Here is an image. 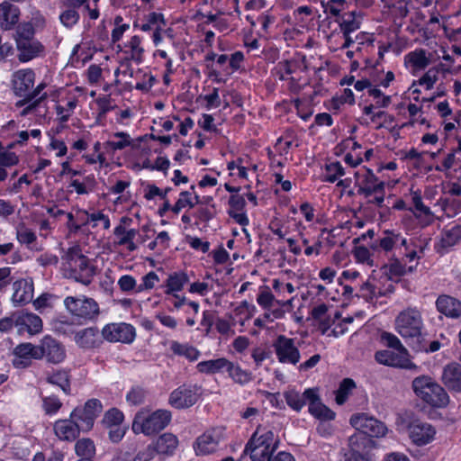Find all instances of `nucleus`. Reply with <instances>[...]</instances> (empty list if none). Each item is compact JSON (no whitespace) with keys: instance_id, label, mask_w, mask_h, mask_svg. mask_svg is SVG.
Segmentation results:
<instances>
[{"instance_id":"ddd939ff","label":"nucleus","mask_w":461,"mask_h":461,"mask_svg":"<svg viewBox=\"0 0 461 461\" xmlns=\"http://www.w3.org/2000/svg\"><path fill=\"white\" fill-rule=\"evenodd\" d=\"M39 360L45 359L48 363L58 365L66 358L65 346L50 335H45L38 344Z\"/></svg>"},{"instance_id":"de8ad7c7","label":"nucleus","mask_w":461,"mask_h":461,"mask_svg":"<svg viewBox=\"0 0 461 461\" xmlns=\"http://www.w3.org/2000/svg\"><path fill=\"white\" fill-rule=\"evenodd\" d=\"M356 387L355 382L351 378H345L339 384L338 390L336 391V402L339 405L344 404L351 391Z\"/></svg>"},{"instance_id":"4c0bfd02","label":"nucleus","mask_w":461,"mask_h":461,"mask_svg":"<svg viewBox=\"0 0 461 461\" xmlns=\"http://www.w3.org/2000/svg\"><path fill=\"white\" fill-rule=\"evenodd\" d=\"M127 221H131V219L128 217H122L121 219V223L114 228L113 234L117 238L115 242L116 245L126 246L127 249L132 252L135 251L138 247L135 242L131 240L127 229L123 225V223H126Z\"/></svg>"},{"instance_id":"2eb2a0df","label":"nucleus","mask_w":461,"mask_h":461,"mask_svg":"<svg viewBox=\"0 0 461 461\" xmlns=\"http://www.w3.org/2000/svg\"><path fill=\"white\" fill-rule=\"evenodd\" d=\"M102 337L109 342L131 343L135 337V328L128 323H109L102 330Z\"/></svg>"},{"instance_id":"423d86ee","label":"nucleus","mask_w":461,"mask_h":461,"mask_svg":"<svg viewBox=\"0 0 461 461\" xmlns=\"http://www.w3.org/2000/svg\"><path fill=\"white\" fill-rule=\"evenodd\" d=\"M172 414L167 410H157L149 415L138 412L132 422V431L151 436L164 429L171 421Z\"/></svg>"},{"instance_id":"ea45409f","label":"nucleus","mask_w":461,"mask_h":461,"mask_svg":"<svg viewBox=\"0 0 461 461\" xmlns=\"http://www.w3.org/2000/svg\"><path fill=\"white\" fill-rule=\"evenodd\" d=\"M229 376L237 384H246L252 380V374L249 371L242 369L239 365L228 361L226 370Z\"/></svg>"},{"instance_id":"bf43d9fd","label":"nucleus","mask_w":461,"mask_h":461,"mask_svg":"<svg viewBox=\"0 0 461 461\" xmlns=\"http://www.w3.org/2000/svg\"><path fill=\"white\" fill-rule=\"evenodd\" d=\"M80 15L76 8L68 7L59 15L61 23L67 28H72L79 21Z\"/></svg>"},{"instance_id":"2f4dec72","label":"nucleus","mask_w":461,"mask_h":461,"mask_svg":"<svg viewBox=\"0 0 461 461\" xmlns=\"http://www.w3.org/2000/svg\"><path fill=\"white\" fill-rule=\"evenodd\" d=\"M361 20L360 13L351 11L342 14L336 19V22L339 23L341 32L352 33L360 28Z\"/></svg>"},{"instance_id":"f3484780","label":"nucleus","mask_w":461,"mask_h":461,"mask_svg":"<svg viewBox=\"0 0 461 461\" xmlns=\"http://www.w3.org/2000/svg\"><path fill=\"white\" fill-rule=\"evenodd\" d=\"M12 364L15 368H28L32 364V359L39 360L38 345L31 342L18 344L13 350Z\"/></svg>"},{"instance_id":"0eeeda50","label":"nucleus","mask_w":461,"mask_h":461,"mask_svg":"<svg viewBox=\"0 0 461 461\" xmlns=\"http://www.w3.org/2000/svg\"><path fill=\"white\" fill-rule=\"evenodd\" d=\"M427 335L420 311L416 308H409L405 311V345L411 350L425 348Z\"/></svg>"},{"instance_id":"72a5a7b5","label":"nucleus","mask_w":461,"mask_h":461,"mask_svg":"<svg viewBox=\"0 0 461 461\" xmlns=\"http://www.w3.org/2000/svg\"><path fill=\"white\" fill-rule=\"evenodd\" d=\"M189 282V277L183 271L170 274L164 285L165 294L167 295L177 294L182 291L184 286Z\"/></svg>"},{"instance_id":"3c124183","label":"nucleus","mask_w":461,"mask_h":461,"mask_svg":"<svg viewBox=\"0 0 461 461\" xmlns=\"http://www.w3.org/2000/svg\"><path fill=\"white\" fill-rule=\"evenodd\" d=\"M275 295L270 291L268 286L261 287L259 294L257 297V303L259 306L267 311H270L275 304Z\"/></svg>"},{"instance_id":"e433bc0d","label":"nucleus","mask_w":461,"mask_h":461,"mask_svg":"<svg viewBox=\"0 0 461 461\" xmlns=\"http://www.w3.org/2000/svg\"><path fill=\"white\" fill-rule=\"evenodd\" d=\"M169 349L175 356L185 357L189 361H195L199 358L200 351L188 343H180L176 340H172L169 343Z\"/></svg>"},{"instance_id":"680f3d73","label":"nucleus","mask_w":461,"mask_h":461,"mask_svg":"<svg viewBox=\"0 0 461 461\" xmlns=\"http://www.w3.org/2000/svg\"><path fill=\"white\" fill-rule=\"evenodd\" d=\"M165 26L166 21L164 15L160 13L152 12L147 15V22L140 25V30L143 32H149L153 26Z\"/></svg>"},{"instance_id":"473e14b6","label":"nucleus","mask_w":461,"mask_h":461,"mask_svg":"<svg viewBox=\"0 0 461 461\" xmlns=\"http://www.w3.org/2000/svg\"><path fill=\"white\" fill-rule=\"evenodd\" d=\"M157 454L171 456L178 446L176 436L172 433L160 435L153 443Z\"/></svg>"},{"instance_id":"cd10ccee","label":"nucleus","mask_w":461,"mask_h":461,"mask_svg":"<svg viewBox=\"0 0 461 461\" xmlns=\"http://www.w3.org/2000/svg\"><path fill=\"white\" fill-rule=\"evenodd\" d=\"M20 9L17 5L4 1L0 4V27L4 30H11L18 23Z\"/></svg>"},{"instance_id":"69168bd1","label":"nucleus","mask_w":461,"mask_h":461,"mask_svg":"<svg viewBox=\"0 0 461 461\" xmlns=\"http://www.w3.org/2000/svg\"><path fill=\"white\" fill-rule=\"evenodd\" d=\"M367 94L369 96L373 97L374 101L375 102V105L377 107H386L389 105L391 102V96L384 95L379 88L376 86H372L367 90Z\"/></svg>"},{"instance_id":"09e8293b","label":"nucleus","mask_w":461,"mask_h":461,"mask_svg":"<svg viewBox=\"0 0 461 461\" xmlns=\"http://www.w3.org/2000/svg\"><path fill=\"white\" fill-rule=\"evenodd\" d=\"M126 47L131 50V59L140 64L143 61L144 49L141 46V38L134 35L131 38Z\"/></svg>"},{"instance_id":"dca6fc26","label":"nucleus","mask_w":461,"mask_h":461,"mask_svg":"<svg viewBox=\"0 0 461 461\" xmlns=\"http://www.w3.org/2000/svg\"><path fill=\"white\" fill-rule=\"evenodd\" d=\"M16 331L20 336L28 334L34 336L42 331L43 322L41 318L31 312L22 310L16 312Z\"/></svg>"},{"instance_id":"7c9ffc66","label":"nucleus","mask_w":461,"mask_h":461,"mask_svg":"<svg viewBox=\"0 0 461 461\" xmlns=\"http://www.w3.org/2000/svg\"><path fill=\"white\" fill-rule=\"evenodd\" d=\"M444 384L456 392H461V365L451 363L444 367L442 374Z\"/></svg>"},{"instance_id":"f704fd0d","label":"nucleus","mask_w":461,"mask_h":461,"mask_svg":"<svg viewBox=\"0 0 461 461\" xmlns=\"http://www.w3.org/2000/svg\"><path fill=\"white\" fill-rule=\"evenodd\" d=\"M402 257H393L387 258V263L384 266V273L389 280L401 283L403 278V265L402 264Z\"/></svg>"},{"instance_id":"603ef678","label":"nucleus","mask_w":461,"mask_h":461,"mask_svg":"<svg viewBox=\"0 0 461 461\" xmlns=\"http://www.w3.org/2000/svg\"><path fill=\"white\" fill-rule=\"evenodd\" d=\"M384 294L380 290L376 291L375 285L370 280H366L361 285L357 296L366 299L367 302H372L375 298Z\"/></svg>"},{"instance_id":"052dcab7","label":"nucleus","mask_w":461,"mask_h":461,"mask_svg":"<svg viewBox=\"0 0 461 461\" xmlns=\"http://www.w3.org/2000/svg\"><path fill=\"white\" fill-rule=\"evenodd\" d=\"M62 407V402L56 395L42 398V408L47 415L56 414Z\"/></svg>"},{"instance_id":"39448f33","label":"nucleus","mask_w":461,"mask_h":461,"mask_svg":"<svg viewBox=\"0 0 461 461\" xmlns=\"http://www.w3.org/2000/svg\"><path fill=\"white\" fill-rule=\"evenodd\" d=\"M357 194L369 198V203L381 206L384 200V183L380 181L372 170L363 167L355 172Z\"/></svg>"},{"instance_id":"4d7b16f0","label":"nucleus","mask_w":461,"mask_h":461,"mask_svg":"<svg viewBox=\"0 0 461 461\" xmlns=\"http://www.w3.org/2000/svg\"><path fill=\"white\" fill-rule=\"evenodd\" d=\"M443 210L445 214L448 217H455L461 212V198L460 197H447L443 202Z\"/></svg>"},{"instance_id":"c9c22d12","label":"nucleus","mask_w":461,"mask_h":461,"mask_svg":"<svg viewBox=\"0 0 461 461\" xmlns=\"http://www.w3.org/2000/svg\"><path fill=\"white\" fill-rule=\"evenodd\" d=\"M46 382L60 387L67 395L71 394L69 373L68 370L58 369L51 373H47Z\"/></svg>"},{"instance_id":"5701e85b","label":"nucleus","mask_w":461,"mask_h":461,"mask_svg":"<svg viewBox=\"0 0 461 461\" xmlns=\"http://www.w3.org/2000/svg\"><path fill=\"white\" fill-rule=\"evenodd\" d=\"M103 146L107 152L115 153L135 148V142L128 132L116 131L110 134V139L104 142Z\"/></svg>"},{"instance_id":"4be33fe9","label":"nucleus","mask_w":461,"mask_h":461,"mask_svg":"<svg viewBox=\"0 0 461 461\" xmlns=\"http://www.w3.org/2000/svg\"><path fill=\"white\" fill-rule=\"evenodd\" d=\"M435 304L437 311L447 318L461 317V301L453 296L441 294L437 298Z\"/></svg>"},{"instance_id":"f8f14e48","label":"nucleus","mask_w":461,"mask_h":461,"mask_svg":"<svg viewBox=\"0 0 461 461\" xmlns=\"http://www.w3.org/2000/svg\"><path fill=\"white\" fill-rule=\"evenodd\" d=\"M272 347L279 363L295 366L300 362L301 354L294 339L278 335Z\"/></svg>"},{"instance_id":"393cba45","label":"nucleus","mask_w":461,"mask_h":461,"mask_svg":"<svg viewBox=\"0 0 461 461\" xmlns=\"http://www.w3.org/2000/svg\"><path fill=\"white\" fill-rule=\"evenodd\" d=\"M221 437L220 434L214 430H207L203 435L196 438L194 446L197 455H207L214 452L219 445Z\"/></svg>"},{"instance_id":"13d9d810","label":"nucleus","mask_w":461,"mask_h":461,"mask_svg":"<svg viewBox=\"0 0 461 461\" xmlns=\"http://www.w3.org/2000/svg\"><path fill=\"white\" fill-rule=\"evenodd\" d=\"M191 191H183L179 194L178 200L172 207V212L175 214H178L182 209L185 207L193 208L194 207V203L193 202V198Z\"/></svg>"},{"instance_id":"8fccbe9b","label":"nucleus","mask_w":461,"mask_h":461,"mask_svg":"<svg viewBox=\"0 0 461 461\" xmlns=\"http://www.w3.org/2000/svg\"><path fill=\"white\" fill-rule=\"evenodd\" d=\"M305 396L309 402V412L316 418L325 405L321 402L319 395L312 388L305 390Z\"/></svg>"},{"instance_id":"37998d69","label":"nucleus","mask_w":461,"mask_h":461,"mask_svg":"<svg viewBox=\"0 0 461 461\" xmlns=\"http://www.w3.org/2000/svg\"><path fill=\"white\" fill-rule=\"evenodd\" d=\"M408 62L413 71H420L428 67L429 59L426 50L419 49L408 54Z\"/></svg>"},{"instance_id":"c03bdc74","label":"nucleus","mask_w":461,"mask_h":461,"mask_svg":"<svg viewBox=\"0 0 461 461\" xmlns=\"http://www.w3.org/2000/svg\"><path fill=\"white\" fill-rule=\"evenodd\" d=\"M75 452L81 458H93L95 455V446L91 438L78 439L75 444Z\"/></svg>"},{"instance_id":"9b49d317","label":"nucleus","mask_w":461,"mask_h":461,"mask_svg":"<svg viewBox=\"0 0 461 461\" xmlns=\"http://www.w3.org/2000/svg\"><path fill=\"white\" fill-rule=\"evenodd\" d=\"M103 411V404L100 400L92 398L87 400L83 406H77L71 411V418L80 422L83 432L90 431L96 418Z\"/></svg>"},{"instance_id":"774afa93","label":"nucleus","mask_w":461,"mask_h":461,"mask_svg":"<svg viewBox=\"0 0 461 461\" xmlns=\"http://www.w3.org/2000/svg\"><path fill=\"white\" fill-rule=\"evenodd\" d=\"M141 280V284H140L136 288V293H140L144 290L152 289L155 286V285L159 281V278L155 272L150 271L147 275L143 276Z\"/></svg>"},{"instance_id":"a878e982","label":"nucleus","mask_w":461,"mask_h":461,"mask_svg":"<svg viewBox=\"0 0 461 461\" xmlns=\"http://www.w3.org/2000/svg\"><path fill=\"white\" fill-rule=\"evenodd\" d=\"M413 208L411 212L419 220V223L422 226L430 222L432 215L429 207L425 206L421 202V190L413 186L410 189Z\"/></svg>"},{"instance_id":"a19ab883","label":"nucleus","mask_w":461,"mask_h":461,"mask_svg":"<svg viewBox=\"0 0 461 461\" xmlns=\"http://www.w3.org/2000/svg\"><path fill=\"white\" fill-rule=\"evenodd\" d=\"M284 397L287 405L295 411H300L308 401V398L305 396V391L300 393L294 389L285 391Z\"/></svg>"},{"instance_id":"7ed1b4c3","label":"nucleus","mask_w":461,"mask_h":461,"mask_svg":"<svg viewBox=\"0 0 461 461\" xmlns=\"http://www.w3.org/2000/svg\"><path fill=\"white\" fill-rule=\"evenodd\" d=\"M412 389L420 399L433 408H445L449 403L447 393L429 376L416 377Z\"/></svg>"},{"instance_id":"49530a36","label":"nucleus","mask_w":461,"mask_h":461,"mask_svg":"<svg viewBox=\"0 0 461 461\" xmlns=\"http://www.w3.org/2000/svg\"><path fill=\"white\" fill-rule=\"evenodd\" d=\"M16 239L22 245H25L28 249H32V244L36 242L37 236L32 230L22 224L16 229Z\"/></svg>"},{"instance_id":"20e7f679","label":"nucleus","mask_w":461,"mask_h":461,"mask_svg":"<svg viewBox=\"0 0 461 461\" xmlns=\"http://www.w3.org/2000/svg\"><path fill=\"white\" fill-rule=\"evenodd\" d=\"M379 343L385 349L375 353V360L384 366L403 367V345L398 337L388 331H382Z\"/></svg>"},{"instance_id":"b1692460","label":"nucleus","mask_w":461,"mask_h":461,"mask_svg":"<svg viewBox=\"0 0 461 461\" xmlns=\"http://www.w3.org/2000/svg\"><path fill=\"white\" fill-rule=\"evenodd\" d=\"M408 112L410 119L405 122V133L414 134L417 132H424L429 124L425 117L422 116L420 108L416 104H409Z\"/></svg>"},{"instance_id":"0e129e2a","label":"nucleus","mask_w":461,"mask_h":461,"mask_svg":"<svg viewBox=\"0 0 461 461\" xmlns=\"http://www.w3.org/2000/svg\"><path fill=\"white\" fill-rule=\"evenodd\" d=\"M34 36V28L32 23H24L19 24L16 29V43L23 41L32 40Z\"/></svg>"},{"instance_id":"4468645a","label":"nucleus","mask_w":461,"mask_h":461,"mask_svg":"<svg viewBox=\"0 0 461 461\" xmlns=\"http://www.w3.org/2000/svg\"><path fill=\"white\" fill-rule=\"evenodd\" d=\"M349 421L357 430H362L370 438L384 437L388 432L384 422L364 412L352 415Z\"/></svg>"},{"instance_id":"6ab92c4d","label":"nucleus","mask_w":461,"mask_h":461,"mask_svg":"<svg viewBox=\"0 0 461 461\" xmlns=\"http://www.w3.org/2000/svg\"><path fill=\"white\" fill-rule=\"evenodd\" d=\"M435 429L427 422L416 420L409 426V437L417 446H425L435 438Z\"/></svg>"},{"instance_id":"a211bd4d","label":"nucleus","mask_w":461,"mask_h":461,"mask_svg":"<svg viewBox=\"0 0 461 461\" xmlns=\"http://www.w3.org/2000/svg\"><path fill=\"white\" fill-rule=\"evenodd\" d=\"M55 436L61 441L72 442L76 440L82 431V427L75 418L59 419L53 424Z\"/></svg>"},{"instance_id":"58836bf2","label":"nucleus","mask_w":461,"mask_h":461,"mask_svg":"<svg viewBox=\"0 0 461 461\" xmlns=\"http://www.w3.org/2000/svg\"><path fill=\"white\" fill-rule=\"evenodd\" d=\"M228 361L225 357L201 361L196 365V369L202 374L214 375L225 371Z\"/></svg>"},{"instance_id":"79ce46f5","label":"nucleus","mask_w":461,"mask_h":461,"mask_svg":"<svg viewBox=\"0 0 461 461\" xmlns=\"http://www.w3.org/2000/svg\"><path fill=\"white\" fill-rule=\"evenodd\" d=\"M19 163V157L15 152H4L0 154V184L5 182L8 176L7 168L16 166Z\"/></svg>"},{"instance_id":"9d476101","label":"nucleus","mask_w":461,"mask_h":461,"mask_svg":"<svg viewBox=\"0 0 461 461\" xmlns=\"http://www.w3.org/2000/svg\"><path fill=\"white\" fill-rule=\"evenodd\" d=\"M403 238L400 231L393 230H385L383 235L375 240L371 248L376 251H383L385 258L402 257L403 252Z\"/></svg>"},{"instance_id":"aec40b11","label":"nucleus","mask_w":461,"mask_h":461,"mask_svg":"<svg viewBox=\"0 0 461 461\" xmlns=\"http://www.w3.org/2000/svg\"><path fill=\"white\" fill-rule=\"evenodd\" d=\"M12 303L14 306L24 305L32 301L34 285L32 278H22L13 284Z\"/></svg>"},{"instance_id":"e2e57ef3","label":"nucleus","mask_w":461,"mask_h":461,"mask_svg":"<svg viewBox=\"0 0 461 461\" xmlns=\"http://www.w3.org/2000/svg\"><path fill=\"white\" fill-rule=\"evenodd\" d=\"M98 108V117H104L107 113L113 111L116 105L113 104V100L110 95L99 96L95 100Z\"/></svg>"},{"instance_id":"6e6d98bb","label":"nucleus","mask_w":461,"mask_h":461,"mask_svg":"<svg viewBox=\"0 0 461 461\" xmlns=\"http://www.w3.org/2000/svg\"><path fill=\"white\" fill-rule=\"evenodd\" d=\"M124 419L123 413L117 408L108 410L102 420V423L106 427L119 426Z\"/></svg>"},{"instance_id":"338daca9","label":"nucleus","mask_w":461,"mask_h":461,"mask_svg":"<svg viewBox=\"0 0 461 461\" xmlns=\"http://www.w3.org/2000/svg\"><path fill=\"white\" fill-rule=\"evenodd\" d=\"M77 106V101L71 100L68 101L67 106L56 105V113L58 115V119L61 123L67 122L71 116L73 110Z\"/></svg>"},{"instance_id":"6e6552de","label":"nucleus","mask_w":461,"mask_h":461,"mask_svg":"<svg viewBox=\"0 0 461 461\" xmlns=\"http://www.w3.org/2000/svg\"><path fill=\"white\" fill-rule=\"evenodd\" d=\"M64 304L74 317L84 321L96 319L100 312L98 303L93 298L86 296H68Z\"/></svg>"},{"instance_id":"c85d7f7f","label":"nucleus","mask_w":461,"mask_h":461,"mask_svg":"<svg viewBox=\"0 0 461 461\" xmlns=\"http://www.w3.org/2000/svg\"><path fill=\"white\" fill-rule=\"evenodd\" d=\"M16 45L19 51L18 59L22 62H28L37 58L44 50L43 45L34 39L18 41Z\"/></svg>"},{"instance_id":"c756f323","label":"nucleus","mask_w":461,"mask_h":461,"mask_svg":"<svg viewBox=\"0 0 461 461\" xmlns=\"http://www.w3.org/2000/svg\"><path fill=\"white\" fill-rule=\"evenodd\" d=\"M375 446V441L362 430H357L348 438V447L351 455L362 456V453Z\"/></svg>"},{"instance_id":"412c9836","label":"nucleus","mask_w":461,"mask_h":461,"mask_svg":"<svg viewBox=\"0 0 461 461\" xmlns=\"http://www.w3.org/2000/svg\"><path fill=\"white\" fill-rule=\"evenodd\" d=\"M35 73L33 70L21 69L13 76V88L17 96L27 99V96L34 85Z\"/></svg>"},{"instance_id":"a18cd8bd","label":"nucleus","mask_w":461,"mask_h":461,"mask_svg":"<svg viewBox=\"0 0 461 461\" xmlns=\"http://www.w3.org/2000/svg\"><path fill=\"white\" fill-rule=\"evenodd\" d=\"M461 240V226L456 225L442 232L440 244L442 248H450Z\"/></svg>"},{"instance_id":"f03ea898","label":"nucleus","mask_w":461,"mask_h":461,"mask_svg":"<svg viewBox=\"0 0 461 461\" xmlns=\"http://www.w3.org/2000/svg\"><path fill=\"white\" fill-rule=\"evenodd\" d=\"M278 447V440L272 430L258 426L254 431L244 449L251 461H266Z\"/></svg>"},{"instance_id":"bb28decb","label":"nucleus","mask_w":461,"mask_h":461,"mask_svg":"<svg viewBox=\"0 0 461 461\" xmlns=\"http://www.w3.org/2000/svg\"><path fill=\"white\" fill-rule=\"evenodd\" d=\"M74 339L78 347L86 349L97 348L102 343L99 330L96 327H88L77 331Z\"/></svg>"},{"instance_id":"5fc2aeb1","label":"nucleus","mask_w":461,"mask_h":461,"mask_svg":"<svg viewBox=\"0 0 461 461\" xmlns=\"http://www.w3.org/2000/svg\"><path fill=\"white\" fill-rule=\"evenodd\" d=\"M325 171L324 180L329 183H334L339 177L345 175L344 167L339 162L326 165Z\"/></svg>"},{"instance_id":"f257e3e1","label":"nucleus","mask_w":461,"mask_h":461,"mask_svg":"<svg viewBox=\"0 0 461 461\" xmlns=\"http://www.w3.org/2000/svg\"><path fill=\"white\" fill-rule=\"evenodd\" d=\"M61 269L66 277L84 285H89L96 274V267L82 252L79 245H73L61 256Z\"/></svg>"},{"instance_id":"864d4df0","label":"nucleus","mask_w":461,"mask_h":461,"mask_svg":"<svg viewBox=\"0 0 461 461\" xmlns=\"http://www.w3.org/2000/svg\"><path fill=\"white\" fill-rule=\"evenodd\" d=\"M439 74L440 71L438 68H431L419 78L418 85L426 90H429L438 80Z\"/></svg>"},{"instance_id":"1a4fd4ad","label":"nucleus","mask_w":461,"mask_h":461,"mask_svg":"<svg viewBox=\"0 0 461 461\" xmlns=\"http://www.w3.org/2000/svg\"><path fill=\"white\" fill-rule=\"evenodd\" d=\"M202 386L196 384H183L169 395V404L178 410L187 409L194 405L202 396Z\"/></svg>"}]
</instances>
